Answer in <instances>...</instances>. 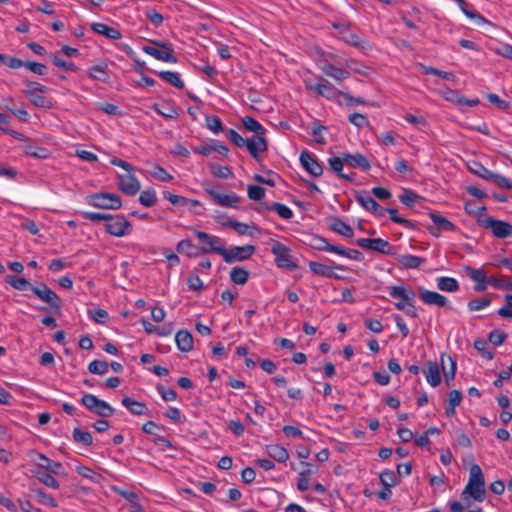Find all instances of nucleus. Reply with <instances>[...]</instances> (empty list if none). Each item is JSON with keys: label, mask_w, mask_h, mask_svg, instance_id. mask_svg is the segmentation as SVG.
Instances as JSON below:
<instances>
[{"label": "nucleus", "mask_w": 512, "mask_h": 512, "mask_svg": "<svg viewBox=\"0 0 512 512\" xmlns=\"http://www.w3.org/2000/svg\"><path fill=\"white\" fill-rule=\"evenodd\" d=\"M488 284L498 289L512 290V281L505 276L500 278L490 276Z\"/></svg>", "instance_id": "obj_51"}, {"label": "nucleus", "mask_w": 512, "mask_h": 512, "mask_svg": "<svg viewBox=\"0 0 512 512\" xmlns=\"http://www.w3.org/2000/svg\"><path fill=\"white\" fill-rule=\"evenodd\" d=\"M478 223L484 228L491 229L493 235L500 239L507 238L512 234L511 224L490 216L478 219Z\"/></svg>", "instance_id": "obj_8"}, {"label": "nucleus", "mask_w": 512, "mask_h": 512, "mask_svg": "<svg viewBox=\"0 0 512 512\" xmlns=\"http://www.w3.org/2000/svg\"><path fill=\"white\" fill-rule=\"evenodd\" d=\"M454 1L457 2L460 9L467 17H469L471 19H475L478 24L487 23V20L482 15H480L479 13H477L475 11L469 10L468 4L464 0H454Z\"/></svg>", "instance_id": "obj_44"}, {"label": "nucleus", "mask_w": 512, "mask_h": 512, "mask_svg": "<svg viewBox=\"0 0 512 512\" xmlns=\"http://www.w3.org/2000/svg\"><path fill=\"white\" fill-rule=\"evenodd\" d=\"M225 249L222 239L217 236H212L207 246L200 247V251L203 254L213 252L221 255L222 257L224 253L223 250Z\"/></svg>", "instance_id": "obj_30"}, {"label": "nucleus", "mask_w": 512, "mask_h": 512, "mask_svg": "<svg viewBox=\"0 0 512 512\" xmlns=\"http://www.w3.org/2000/svg\"><path fill=\"white\" fill-rule=\"evenodd\" d=\"M321 82L314 83L312 80H305L306 89L309 91H314L318 95L325 97L327 99H334L336 95H338L339 90L334 88L330 82H328L324 78H320Z\"/></svg>", "instance_id": "obj_12"}, {"label": "nucleus", "mask_w": 512, "mask_h": 512, "mask_svg": "<svg viewBox=\"0 0 512 512\" xmlns=\"http://www.w3.org/2000/svg\"><path fill=\"white\" fill-rule=\"evenodd\" d=\"M109 365L105 361L93 360L88 365V371L96 375H104L108 372Z\"/></svg>", "instance_id": "obj_54"}, {"label": "nucleus", "mask_w": 512, "mask_h": 512, "mask_svg": "<svg viewBox=\"0 0 512 512\" xmlns=\"http://www.w3.org/2000/svg\"><path fill=\"white\" fill-rule=\"evenodd\" d=\"M334 253L339 254L341 256L347 257L349 259L355 260V261H362L363 260V254L355 249H345L341 246L336 245L334 248Z\"/></svg>", "instance_id": "obj_49"}, {"label": "nucleus", "mask_w": 512, "mask_h": 512, "mask_svg": "<svg viewBox=\"0 0 512 512\" xmlns=\"http://www.w3.org/2000/svg\"><path fill=\"white\" fill-rule=\"evenodd\" d=\"M420 198L421 197L418 194L408 188H404L402 194L399 195L401 203L409 208L413 207L416 200Z\"/></svg>", "instance_id": "obj_45"}, {"label": "nucleus", "mask_w": 512, "mask_h": 512, "mask_svg": "<svg viewBox=\"0 0 512 512\" xmlns=\"http://www.w3.org/2000/svg\"><path fill=\"white\" fill-rule=\"evenodd\" d=\"M88 314L98 324H105L109 320L108 312L101 308L88 310Z\"/></svg>", "instance_id": "obj_60"}, {"label": "nucleus", "mask_w": 512, "mask_h": 512, "mask_svg": "<svg viewBox=\"0 0 512 512\" xmlns=\"http://www.w3.org/2000/svg\"><path fill=\"white\" fill-rule=\"evenodd\" d=\"M206 126L214 133H220L224 130L221 119L218 116H206Z\"/></svg>", "instance_id": "obj_58"}, {"label": "nucleus", "mask_w": 512, "mask_h": 512, "mask_svg": "<svg viewBox=\"0 0 512 512\" xmlns=\"http://www.w3.org/2000/svg\"><path fill=\"white\" fill-rule=\"evenodd\" d=\"M427 382L432 386L436 387L441 383V375L439 366L436 362L429 361L427 363V369L423 370Z\"/></svg>", "instance_id": "obj_27"}, {"label": "nucleus", "mask_w": 512, "mask_h": 512, "mask_svg": "<svg viewBox=\"0 0 512 512\" xmlns=\"http://www.w3.org/2000/svg\"><path fill=\"white\" fill-rule=\"evenodd\" d=\"M448 360L450 362V368L446 369V367L444 365V356L443 355L441 356L442 370H443L445 382L448 386H450L451 381H453L455 378L456 362L450 356H448Z\"/></svg>", "instance_id": "obj_46"}, {"label": "nucleus", "mask_w": 512, "mask_h": 512, "mask_svg": "<svg viewBox=\"0 0 512 512\" xmlns=\"http://www.w3.org/2000/svg\"><path fill=\"white\" fill-rule=\"evenodd\" d=\"M396 260L403 268L406 269L418 268L425 262V258L410 254L397 255Z\"/></svg>", "instance_id": "obj_28"}, {"label": "nucleus", "mask_w": 512, "mask_h": 512, "mask_svg": "<svg viewBox=\"0 0 512 512\" xmlns=\"http://www.w3.org/2000/svg\"><path fill=\"white\" fill-rule=\"evenodd\" d=\"M247 193L251 200L260 201L265 196V189L257 185H248Z\"/></svg>", "instance_id": "obj_63"}, {"label": "nucleus", "mask_w": 512, "mask_h": 512, "mask_svg": "<svg viewBox=\"0 0 512 512\" xmlns=\"http://www.w3.org/2000/svg\"><path fill=\"white\" fill-rule=\"evenodd\" d=\"M250 155L256 160L259 161V152H265L268 149V141L263 136H253L250 139H246L244 145Z\"/></svg>", "instance_id": "obj_16"}, {"label": "nucleus", "mask_w": 512, "mask_h": 512, "mask_svg": "<svg viewBox=\"0 0 512 512\" xmlns=\"http://www.w3.org/2000/svg\"><path fill=\"white\" fill-rule=\"evenodd\" d=\"M380 482L383 486L393 487L398 484L397 474L392 470H385L380 474Z\"/></svg>", "instance_id": "obj_53"}, {"label": "nucleus", "mask_w": 512, "mask_h": 512, "mask_svg": "<svg viewBox=\"0 0 512 512\" xmlns=\"http://www.w3.org/2000/svg\"><path fill=\"white\" fill-rule=\"evenodd\" d=\"M310 246L319 251L334 252L336 245L330 244L325 238L320 236H314L311 239Z\"/></svg>", "instance_id": "obj_43"}, {"label": "nucleus", "mask_w": 512, "mask_h": 512, "mask_svg": "<svg viewBox=\"0 0 512 512\" xmlns=\"http://www.w3.org/2000/svg\"><path fill=\"white\" fill-rule=\"evenodd\" d=\"M506 339H507V334L505 332L500 331V330H493L488 335V340L494 346L501 345Z\"/></svg>", "instance_id": "obj_64"}, {"label": "nucleus", "mask_w": 512, "mask_h": 512, "mask_svg": "<svg viewBox=\"0 0 512 512\" xmlns=\"http://www.w3.org/2000/svg\"><path fill=\"white\" fill-rule=\"evenodd\" d=\"M193 249H195V246L189 239L179 241L176 246V250L178 253H185L188 257H195L198 255L197 253L192 251Z\"/></svg>", "instance_id": "obj_55"}, {"label": "nucleus", "mask_w": 512, "mask_h": 512, "mask_svg": "<svg viewBox=\"0 0 512 512\" xmlns=\"http://www.w3.org/2000/svg\"><path fill=\"white\" fill-rule=\"evenodd\" d=\"M121 403L132 413L133 415L141 416L148 415V408L145 403L134 400L130 397H124Z\"/></svg>", "instance_id": "obj_24"}, {"label": "nucleus", "mask_w": 512, "mask_h": 512, "mask_svg": "<svg viewBox=\"0 0 512 512\" xmlns=\"http://www.w3.org/2000/svg\"><path fill=\"white\" fill-rule=\"evenodd\" d=\"M430 219L433 221V223L438 226L437 229L435 228H429L430 233L435 236L439 237L441 235V231H454L456 229V226L449 221L447 218L438 215L435 212L429 213Z\"/></svg>", "instance_id": "obj_18"}, {"label": "nucleus", "mask_w": 512, "mask_h": 512, "mask_svg": "<svg viewBox=\"0 0 512 512\" xmlns=\"http://www.w3.org/2000/svg\"><path fill=\"white\" fill-rule=\"evenodd\" d=\"M139 202L145 207H152L157 202V196L154 189H147L141 192Z\"/></svg>", "instance_id": "obj_48"}, {"label": "nucleus", "mask_w": 512, "mask_h": 512, "mask_svg": "<svg viewBox=\"0 0 512 512\" xmlns=\"http://www.w3.org/2000/svg\"><path fill=\"white\" fill-rule=\"evenodd\" d=\"M36 464L47 471V473L61 475L62 474V464L60 462H55L49 459L42 453H37V458L35 459Z\"/></svg>", "instance_id": "obj_20"}, {"label": "nucleus", "mask_w": 512, "mask_h": 512, "mask_svg": "<svg viewBox=\"0 0 512 512\" xmlns=\"http://www.w3.org/2000/svg\"><path fill=\"white\" fill-rule=\"evenodd\" d=\"M32 292L43 302L47 303L55 314H60L62 300L61 298L51 290L46 284L41 283L38 286L32 288Z\"/></svg>", "instance_id": "obj_7"}, {"label": "nucleus", "mask_w": 512, "mask_h": 512, "mask_svg": "<svg viewBox=\"0 0 512 512\" xmlns=\"http://www.w3.org/2000/svg\"><path fill=\"white\" fill-rule=\"evenodd\" d=\"M249 279V271L242 267H233L230 271V280L237 285H244Z\"/></svg>", "instance_id": "obj_36"}, {"label": "nucleus", "mask_w": 512, "mask_h": 512, "mask_svg": "<svg viewBox=\"0 0 512 512\" xmlns=\"http://www.w3.org/2000/svg\"><path fill=\"white\" fill-rule=\"evenodd\" d=\"M107 69H108L107 63L101 62L99 64H96V65L90 67L87 70V74L89 75L90 78H92L94 80H98L101 82H107V80L109 78Z\"/></svg>", "instance_id": "obj_29"}, {"label": "nucleus", "mask_w": 512, "mask_h": 512, "mask_svg": "<svg viewBox=\"0 0 512 512\" xmlns=\"http://www.w3.org/2000/svg\"><path fill=\"white\" fill-rule=\"evenodd\" d=\"M35 499H36L37 502H39L41 504H44L47 507H50V508L57 507L56 500L53 497H51L50 495H48L47 493H45V492H43L41 490H37L35 492Z\"/></svg>", "instance_id": "obj_59"}, {"label": "nucleus", "mask_w": 512, "mask_h": 512, "mask_svg": "<svg viewBox=\"0 0 512 512\" xmlns=\"http://www.w3.org/2000/svg\"><path fill=\"white\" fill-rule=\"evenodd\" d=\"M175 342L182 352H189L193 349V336L187 330H179L175 335Z\"/></svg>", "instance_id": "obj_23"}, {"label": "nucleus", "mask_w": 512, "mask_h": 512, "mask_svg": "<svg viewBox=\"0 0 512 512\" xmlns=\"http://www.w3.org/2000/svg\"><path fill=\"white\" fill-rule=\"evenodd\" d=\"M300 163L313 177H319L323 173V167L317 158L309 151L303 150L300 154Z\"/></svg>", "instance_id": "obj_15"}, {"label": "nucleus", "mask_w": 512, "mask_h": 512, "mask_svg": "<svg viewBox=\"0 0 512 512\" xmlns=\"http://www.w3.org/2000/svg\"><path fill=\"white\" fill-rule=\"evenodd\" d=\"M323 72L329 76L334 78L335 80H343L350 76L349 71L345 69L338 68L332 64H326L322 67Z\"/></svg>", "instance_id": "obj_33"}, {"label": "nucleus", "mask_w": 512, "mask_h": 512, "mask_svg": "<svg viewBox=\"0 0 512 512\" xmlns=\"http://www.w3.org/2000/svg\"><path fill=\"white\" fill-rule=\"evenodd\" d=\"M385 212L390 214L391 221H393V222H395L397 224L403 225L407 229H411V230L418 229V226H417V224L415 222H413V221H411L409 219H406V218L398 216L397 215V212H398L397 209H395V208H386Z\"/></svg>", "instance_id": "obj_38"}, {"label": "nucleus", "mask_w": 512, "mask_h": 512, "mask_svg": "<svg viewBox=\"0 0 512 512\" xmlns=\"http://www.w3.org/2000/svg\"><path fill=\"white\" fill-rule=\"evenodd\" d=\"M308 265H309L310 270L318 276L326 277V278H333V279H341L342 278L338 274L334 273V271H333L334 267H332V266H327L325 264L315 262V261H310ZM335 268L342 269V266H335Z\"/></svg>", "instance_id": "obj_19"}, {"label": "nucleus", "mask_w": 512, "mask_h": 512, "mask_svg": "<svg viewBox=\"0 0 512 512\" xmlns=\"http://www.w3.org/2000/svg\"><path fill=\"white\" fill-rule=\"evenodd\" d=\"M329 228L344 237L352 238L354 236L353 229L340 218L333 217L329 223Z\"/></svg>", "instance_id": "obj_26"}, {"label": "nucleus", "mask_w": 512, "mask_h": 512, "mask_svg": "<svg viewBox=\"0 0 512 512\" xmlns=\"http://www.w3.org/2000/svg\"><path fill=\"white\" fill-rule=\"evenodd\" d=\"M36 477L41 483H43L47 487H50L53 489L59 488L58 481L54 478V476L51 473L39 471L36 473Z\"/></svg>", "instance_id": "obj_52"}, {"label": "nucleus", "mask_w": 512, "mask_h": 512, "mask_svg": "<svg viewBox=\"0 0 512 512\" xmlns=\"http://www.w3.org/2000/svg\"><path fill=\"white\" fill-rule=\"evenodd\" d=\"M469 169L473 174L491 181L501 188L512 189V182L508 178L488 170L479 162H473Z\"/></svg>", "instance_id": "obj_6"}, {"label": "nucleus", "mask_w": 512, "mask_h": 512, "mask_svg": "<svg viewBox=\"0 0 512 512\" xmlns=\"http://www.w3.org/2000/svg\"><path fill=\"white\" fill-rule=\"evenodd\" d=\"M421 68H422V72L426 75H429V74L436 75V76H439L448 81H453L455 79V75L452 72H445V71L439 70L437 68H434L432 66H425V65H421Z\"/></svg>", "instance_id": "obj_50"}, {"label": "nucleus", "mask_w": 512, "mask_h": 512, "mask_svg": "<svg viewBox=\"0 0 512 512\" xmlns=\"http://www.w3.org/2000/svg\"><path fill=\"white\" fill-rule=\"evenodd\" d=\"M6 282L11 285L14 289L25 291L27 289H30L32 291V288H34V285H32L27 279L23 277H17L14 275H8L6 278Z\"/></svg>", "instance_id": "obj_35"}, {"label": "nucleus", "mask_w": 512, "mask_h": 512, "mask_svg": "<svg viewBox=\"0 0 512 512\" xmlns=\"http://www.w3.org/2000/svg\"><path fill=\"white\" fill-rule=\"evenodd\" d=\"M437 288L445 292H456L459 289V284L455 278L439 277L437 279Z\"/></svg>", "instance_id": "obj_39"}, {"label": "nucleus", "mask_w": 512, "mask_h": 512, "mask_svg": "<svg viewBox=\"0 0 512 512\" xmlns=\"http://www.w3.org/2000/svg\"><path fill=\"white\" fill-rule=\"evenodd\" d=\"M23 152L27 156H31L37 159H46L50 155V152L46 148L37 147L30 143L23 146Z\"/></svg>", "instance_id": "obj_37"}, {"label": "nucleus", "mask_w": 512, "mask_h": 512, "mask_svg": "<svg viewBox=\"0 0 512 512\" xmlns=\"http://www.w3.org/2000/svg\"><path fill=\"white\" fill-rule=\"evenodd\" d=\"M419 298L427 305H435L451 309V306L448 305V299L437 292L421 288L419 289Z\"/></svg>", "instance_id": "obj_17"}, {"label": "nucleus", "mask_w": 512, "mask_h": 512, "mask_svg": "<svg viewBox=\"0 0 512 512\" xmlns=\"http://www.w3.org/2000/svg\"><path fill=\"white\" fill-rule=\"evenodd\" d=\"M87 203L101 209L117 210L122 206L121 198L112 193H95L87 196Z\"/></svg>", "instance_id": "obj_5"}, {"label": "nucleus", "mask_w": 512, "mask_h": 512, "mask_svg": "<svg viewBox=\"0 0 512 512\" xmlns=\"http://www.w3.org/2000/svg\"><path fill=\"white\" fill-rule=\"evenodd\" d=\"M356 245L363 249H370L385 255L394 254V247L382 238H360L356 241Z\"/></svg>", "instance_id": "obj_9"}, {"label": "nucleus", "mask_w": 512, "mask_h": 512, "mask_svg": "<svg viewBox=\"0 0 512 512\" xmlns=\"http://www.w3.org/2000/svg\"><path fill=\"white\" fill-rule=\"evenodd\" d=\"M357 202L367 211L373 213L377 217H382L385 213V208L380 206L369 194V192L362 190L355 193Z\"/></svg>", "instance_id": "obj_13"}, {"label": "nucleus", "mask_w": 512, "mask_h": 512, "mask_svg": "<svg viewBox=\"0 0 512 512\" xmlns=\"http://www.w3.org/2000/svg\"><path fill=\"white\" fill-rule=\"evenodd\" d=\"M466 274L475 282H486L488 284L489 277L485 275L483 270L476 269L470 266L464 268Z\"/></svg>", "instance_id": "obj_56"}, {"label": "nucleus", "mask_w": 512, "mask_h": 512, "mask_svg": "<svg viewBox=\"0 0 512 512\" xmlns=\"http://www.w3.org/2000/svg\"><path fill=\"white\" fill-rule=\"evenodd\" d=\"M156 111L158 114L162 115L165 118L173 119L178 116L177 108L173 104L165 103L162 105V108H157Z\"/></svg>", "instance_id": "obj_61"}, {"label": "nucleus", "mask_w": 512, "mask_h": 512, "mask_svg": "<svg viewBox=\"0 0 512 512\" xmlns=\"http://www.w3.org/2000/svg\"><path fill=\"white\" fill-rule=\"evenodd\" d=\"M204 190L207 194H209L214 203L223 207H231V208H237L238 204L240 202V197L236 195L235 193L231 194H222L217 192L216 190L204 187Z\"/></svg>", "instance_id": "obj_14"}, {"label": "nucleus", "mask_w": 512, "mask_h": 512, "mask_svg": "<svg viewBox=\"0 0 512 512\" xmlns=\"http://www.w3.org/2000/svg\"><path fill=\"white\" fill-rule=\"evenodd\" d=\"M24 95L28 98V100L35 105L36 107L40 108H51L52 103L50 100H48L46 97L34 93V91H23Z\"/></svg>", "instance_id": "obj_34"}, {"label": "nucleus", "mask_w": 512, "mask_h": 512, "mask_svg": "<svg viewBox=\"0 0 512 512\" xmlns=\"http://www.w3.org/2000/svg\"><path fill=\"white\" fill-rule=\"evenodd\" d=\"M269 211H275L281 218L288 220L293 217L292 210L282 203H272L271 205L263 204Z\"/></svg>", "instance_id": "obj_40"}, {"label": "nucleus", "mask_w": 512, "mask_h": 512, "mask_svg": "<svg viewBox=\"0 0 512 512\" xmlns=\"http://www.w3.org/2000/svg\"><path fill=\"white\" fill-rule=\"evenodd\" d=\"M344 40L347 44L356 47L361 50H365L370 48V44L366 41H362L356 34H349L344 37Z\"/></svg>", "instance_id": "obj_57"}, {"label": "nucleus", "mask_w": 512, "mask_h": 512, "mask_svg": "<svg viewBox=\"0 0 512 512\" xmlns=\"http://www.w3.org/2000/svg\"><path fill=\"white\" fill-rule=\"evenodd\" d=\"M487 99L501 111H507L510 109V102L500 99L497 94L489 93L487 94Z\"/></svg>", "instance_id": "obj_62"}, {"label": "nucleus", "mask_w": 512, "mask_h": 512, "mask_svg": "<svg viewBox=\"0 0 512 512\" xmlns=\"http://www.w3.org/2000/svg\"><path fill=\"white\" fill-rule=\"evenodd\" d=\"M150 43L155 46L145 45L142 47L143 52L159 61L177 63L178 59L174 55V48L172 44L157 40H150Z\"/></svg>", "instance_id": "obj_2"}, {"label": "nucleus", "mask_w": 512, "mask_h": 512, "mask_svg": "<svg viewBox=\"0 0 512 512\" xmlns=\"http://www.w3.org/2000/svg\"><path fill=\"white\" fill-rule=\"evenodd\" d=\"M344 161L352 168H360L364 171H368L371 168L369 160L361 153H344Z\"/></svg>", "instance_id": "obj_22"}, {"label": "nucleus", "mask_w": 512, "mask_h": 512, "mask_svg": "<svg viewBox=\"0 0 512 512\" xmlns=\"http://www.w3.org/2000/svg\"><path fill=\"white\" fill-rule=\"evenodd\" d=\"M91 29L100 35L107 37L110 40H118L121 38V33L118 29L109 27L104 23H92Z\"/></svg>", "instance_id": "obj_25"}, {"label": "nucleus", "mask_w": 512, "mask_h": 512, "mask_svg": "<svg viewBox=\"0 0 512 512\" xmlns=\"http://www.w3.org/2000/svg\"><path fill=\"white\" fill-rule=\"evenodd\" d=\"M81 404L89 411L102 418H108L114 415L115 410L106 401L97 398L95 395L86 393L80 400Z\"/></svg>", "instance_id": "obj_3"}, {"label": "nucleus", "mask_w": 512, "mask_h": 512, "mask_svg": "<svg viewBox=\"0 0 512 512\" xmlns=\"http://www.w3.org/2000/svg\"><path fill=\"white\" fill-rule=\"evenodd\" d=\"M73 440L77 443H81L85 446H89L93 442V437L90 432L82 431L79 428H75L72 433Z\"/></svg>", "instance_id": "obj_47"}, {"label": "nucleus", "mask_w": 512, "mask_h": 512, "mask_svg": "<svg viewBox=\"0 0 512 512\" xmlns=\"http://www.w3.org/2000/svg\"><path fill=\"white\" fill-rule=\"evenodd\" d=\"M242 124L246 130L254 132L255 136H263L266 133V129L251 116H245L242 119Z\"/></svg>", "instance_id": "obj_32"}, {"label": "nucleus", "mask_w": 512, "mask_h": 512, "mask_svg": "<svg viewBox=\"0 0 512 512\" xmlns=\"http://www.w3.org/2000/svg\"><path fill=\"white\" fill-rule=\"evenodd\" d=\"M158 76L162 80L170 83L171 85L175 86L178 89H183L184 88V82L180 79L179 74L176 73V72L161 71V72H158Z\"/></svg>", "instance_id": "obj_42"}, {"label": "nucleus", "mask_w": 512, "mask_h": 512, "mask_svg": "<svg viewBox=\"0 0 512 512\" xmlns=\"http://www.w3.org/2000/svg\"><path fill=\"white\" fill-rule=\"evenodd\" d=\"M105 231L116 237H123L131 232L132 225L123 215H115L113 221L104 224Z\"/></svg>", "instance_id": "obj_11"}, {"label": "nucleus", "mask_w": 512, "mask_h": 512, "mask_svg": "<svg viewBox=\"0 0 512 512\" xmlns=\"http://www.w3.org/2000/svg\"><path fill=\"white\" fill-rule=\"evenodd\" d=\"M255 249L253 245L234 246L230 249H225L223 250V260L226 263L247 260L254 254Z\"/></svg>", "instance_id": "obj_10"}, {"label": "nucleus", "mask_w": 512, "mask_h": 512, "mask_svg": "<svg viewBox=\"0 0 512 512\" xmlns=\"http://www.w3.org/2000/svg\"><path fill=\"white\" fill-rule=\"evenodd\" d=\"M119 189L124 194L132 196L140 190V182L131 174L127 176H120Z\"/></svg>", "instance_id": "obj_21"}, {"label": "nucleus", "mask_w": 512, "mask_h": 512, "mask_svg": "<svg viewBox=\"0 0 512 512\" xmlns=\"http://www.w3.org/2000/svg\"><path fill=\"white\" fill-rule=\"evenodd\" d=\"M271 252L275 256V264L277 267L293 271L297 269V264L292 260L291 249L279 241H273Z\"/></svg>", "instance_id": "obj_4"}, {"label": "nucleus", "mask_w": 512, "mask_h": 512, "mask_svg": "<svg viewBox=\"0 0 512 512\" xmlns=\"http://www.w3.org/2000/svg\"><path fill=\"white\" fill-rule=\"evenodd\" d=\"M208 168L213 176L219 179H228L233 177V173L228 166H221L215 163H209Z\"/></svg>", "instance_id": "obj_41"}, {"label": "nucleus", "mask_w": 512, "mask_h": 512, "mask_svg": "<svg viewBox=\"0 0 512 512\" xmlns=\"http://www.w3.org/2000/svg\"><path fill=\"white\" fill-rule=\"evenodd\" d=\"M267 453L272 459L280 463L286 462L289 458V453L286 448L279 445H268Z\"/></svg>", "instance_id": "obj_31"}, {"label": "nucleus", "mask_w": 512, "mask_h": 512, "mask_svg": "<svg viewBox=\"0 0 512 512\" xmlns=\"http://www.w3.org/2000/svg\"><path fill=\"white\" fill-rule=\"evenodd\" d=\"M486 496L484 475L479 465L474 464L470 468V478L462 492V500L473 499L482 502Z\"/></svg>", "instance_id": "obj_1"}]
</instances>
